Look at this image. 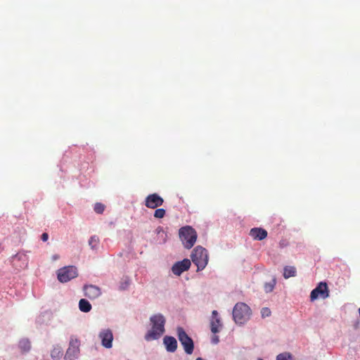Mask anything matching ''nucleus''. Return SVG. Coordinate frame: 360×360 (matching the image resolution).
Wrapping results in <instances>:
<instances>
[{
  "label": "nucleus",
  "mask_w": 360,
  "mask_h": 360,
  "mask_svg": "<svg viewBox=\"0 0 360 360\" xmlns=\"http://www.w3.org/2000/svg\"><path fill=\"white\" fill-rule=\"evenodd\" d=\"M58 258H59V256H58V255H53V260H56V259H58Z\"/></svg>",
  "instance_id": "obj_31"
},
{
  "label": "nucleus",
  "mask_w": 360,
  "mask_h": 360,
  "mask_svg": "<svg viewBox=\"0 0 360 360\" xmlns=\"http://www.w3.org/2000/svg\"><path fill=\"white\" fill-rule=\"evenodd\" d=\"M192 262L197 266L198 271L202 270L208 263V254L205 248L197 246L191 254Z\"/></svg>",
  "instance_id": "obj_4"
},
{
  "label": "nucleus",
  "mask_w": 360,
  "mask_h": 360,
  "mask_svg": "<svg viewBox=\"0 0 360 360\" xmlns=\"http://www.w3.org/2000/svg\"><path fill=\"white\" fill-rule=\"evenodd\" d=\"M296 269L292 266H286L283 269V277L285 278H289L296 276Z\"/></svg>",
  "instance_id": "obj_17"
},
{
  "label": "nucleus",
  "mask_w": 360,
  "mask_h": 360,
  "mask_svg": "<svg viewBox=\"0 0 360 360\" xmlns=\"http://www.w3.org/2000/svg\"><path fill=\"white\" fill-rule=\"evenodd\" d=\"M177 335L179 340L184 347L186 353L188 354H191L194 349L193 340L187 335V333L181 327H179L177 328Z\"/></svg>",
  "instance_id": "obj_5"
},
{
  "label": "nucleus",
  "mask_w": 360,
  "mask_h": 360,
  "mask_svg": "<svg viewBox=\"0 0 360 360\" xmlns=\"http://www.w3.org/2000/svg\"><path fill=\"white\" fill-rule=\"evenodd\" d=\"M251 309L248 305L243 302L237 303L233 309V318L237 324H243L251 316Z\"/></svg>",
  "instance_id": "obj_2"
},
{
  "label": "nucleus",
  "mask_w": 360,
  "mask_h": 360,
  "mask_svg": "<svg viewBox=\"0 0 360 360\" xmlns=\"http://www.w3.org/2000/svg\"><path fill=\"white\" fill-rule=\"evenodd\" d=\"M261 314L263 318L268 317L271 315V310L267 307H264L261 310Z\"/></svg>",
  "instance_id": "obj_25"
},
{
  "label": "nucleus",
  "mask_w": 360,
  "mask_h": 360,
  "mask_svg": "<svg viewBox=\"0 0 360 360\" xmlns=\"http://www.w3.org/2000/svg\"><path fill=\"white\" fill-rule=\"evenodd\" d=\"M163 343L166 349L169 352H174L177 348V341L172 336H165L163 339Z\"/></svg>",
  "instance_id": "obj_14"
},
{
  "label": "nucleus",
  "mask_w": 360,
  "mask_h": 360,
  "mask_svg": "<svg viewBox=\"0 0 360 360\" xmlns=\"http://www.w3.org/2000/svg\"><path fill=\"white\" fill-rule=\"evenodd\" d=\"M179 234L184 247L187 249L191 248L196 242L197 232L190 226L181 227L179 229Z\"/></svg>",
  "instance_id": "obj_3"
},
{
  "label": "nucleus",
  "mask_w": 360,
  "mask_h": 360,
  "mask_svg": "<svg viewBox=\"0 0 360 360\" xmlns=\"http://www.w3.org/2000/svg\"><path fill=\"white\" fill-rule=\"evenodd\" d=\"M18 347L22 353L28 352L31 349L30 341L27 338H23L19 341Z\"/></svg>",
  "instance_id": "obj_15"
},
{
  "label": "nucleus",
  "mask_w": 360,
  "mask_h": 360,
  "mask_svg": "<svg viewBox=\"0 0 360 360\" xmlns=\"http://www.w3.org/2000/svg\"><path fill=\"white\" fill-rule=\"evenodd\" d=\"M163 203V198L158 193L150 194L145 199V205L150 209H156Z\"/></svg>",
  "instance_id": "obj_9"
},
{
  "label": "nucleus",
  "mask_w": 360,
  "mask_h": 360,
  "mask_svg": "<svg viewBox=\"0 0 360 360\" xmlns=\"http://www.w3.org/2000/svg\"><path fill=\"white\" fill-rule=\"evenodd\" d=\"M221 326H222V324L221 323L219 318H216L215 319H212V321L210 322V328H211V331L214 334L219 333Z\"/></svg>",
  "instance_id": "obj_16"
},
{
  "label": "nucleus",
  "mask_w": 360,
  "mask_h": 360,
  "mask_svg": "<svg viewBox=\"0 0 360 360\" xmlns=\"http://www.w3.org/2000/svg\"><path fill=\"white\" fill-rule=\"evenodd\" d=\"M166 211L163 208L156 209L154 212V217L157 219H162L165 216Z\"/></svg>",
  "instance_id": "obj_20"
},
{
  "label": "nucleus",
  "mask_w": 360,
  "mask_h": 360,
  "mask_svg": "<svg viewBox=\"0 0 360 360\" xmlns=\"http://www.w3.org/2000/svg\"><path fill=\"white\" fill-rule=\"evenodd\" d=\"M79 308L83 312H89L91 309V305L88 300L81 299L79 302Z\"/></svg>",
  "instance_id": "obj_18"
},
{
  "label": "nucleus",
  "mask_w": 360,
  "mask_h": 360,
  "mask_svg": "<svg viewBox=\"0 0 360 360\" xmlns=\"http://www.w3.org/2000/svg\"><path fill=\"white\" fill-rule=\"evenodd\" d=\"M57 276L60 282L66 283L77 276V268L73 266L61 268L58 271Z\"/></svg>",
  "instance_id": "obj_6"
},
{
  "label": "nucleus",
  "mask_w": 360,
  "mask_h": 360,
  "mask_svg": "<svg viewBox=\"0 0 360 360\" xmlns=\"http://www.w3.org/2000/svg\"><path fill=\"white\" fill-rule=\"evenodd\" d=\"M151 329L145 335L146 341L159 339L165 333V319L161 314H157L150 318Z\"/></svg>",
  "instance_id": "obj_1"
},
{
  "label": "nucleus",
  "mask_w": 360,
  "mask_h": 360,
  "mask_svg": "<svg viewBox=\"0 0 360 360\" xmlns=\"http://www.w3.org/2000/svg\"><path fill=\"white\" fill-rule=\"evenodd\" d=\"M259 360H263V359H259Z\"/></svg>",
  "instance_id": "obj_32"
},
{
  "label": "nucleus",
  "mask_w": 360,
  "mask_h": 360,
  "mask_svg": "<svg viewBox=\"0 0 360 360\" xmlns=\"http://www.w3.org/2000/svg\"><path fill=\"white\" fill-rule=\"evenodd\" d=\"M249 234L254 240H262L266 238L267 231L262 228H252Z\"/></svg>",
  "instance_id": "obj_13"
},
{
  "label": "nucleus",
  "mask_w": 360,
  "mask_h": 360,
  "mask_svg": "<svg viewBox=\"0 0 360 360\" xmlns=\"http://www.w3.org/2000/svg\"><path fill=\"white\" fill-rule=\"evenodd\" d=\"M98 238L94 236H91L89 240V244L91 247L92 249H94L97 247L98 244Z\"/></svg>",
  "instance_id": "obj_23"
},
{
  "label": "nucleus",
  "mask_w": 360,
  "mask_h": 360,
  "mask_svg": "<svg viewBox=\"0 0 360 360\" xmlns=\"http://www.w3.org/2000/svg\"><path fill=\"white\" fill-rule=\"evenodd\" d=\"M276 281V278H273L269 283H266L264 285V289L266 292H271L274 289Z\"/></svg>",
  "instance_id": "obj_19"
},
{
  "label": "nucleus",
  "mask_w": 360,
  "mask_h": 360,
  "mask_svg": "<svg viewBox=\"0 0 360 360\" xmlns=\"http://www.w3.org/2000/svg\"><path fill=\"white\" fill-rule=\"evenodd\" d=\"M219 337L217 335H213L212 338V342L213 344H217L219 342Z\"/></svg>",
  "instance_id": "obj_28"
},
{
  "label": "nucleus",
  "mask_w": 360,
  "mask_h": 360,
  "mask_svg": "<svg viewBox=\"0 0 360 360\" xmlns=\"http://www.w3.org/2000/svg\"><path fill=\"white\" fill-rule=\"evenodd\" d=\"M129 285V281L127 278H125L124 281H122L120 285V290H123L127 288V287Z\"/></svg>",
  "instance_id": "obj_26"
},
{
  "label": "nucleus",
  "mask_w": 360,
  "mask_h": 360,
  "mask_svg": "<svg viewBox=\"0 0 360 360\" xmlns=\"http://www.w3.org/2000/svg\"><path fill=\"white\" fill-rule=\"evenodd\" d=\"M63 356V351L60 348H55L51 352L52 358L56 359Z\"/></svg>",
  "instance_id": "obj_21"
},
{
  "label": "nucleus",
  "mask_w": 360,
  "mask_h": 360,
  "mask_svg": "<svg viewBox=\"0 0 360 360\" xmlns=\"http://www.w3.org/2000/svg\"><path fill=\"white\" fill-rule=\"evenodd\" d=\"M41 239L44 241V242H46L49 239V235L47 233H42L41 236Z\"/></svg>",
  "instance_id": "obj_27"
},
{
  "label": "nucleus",
  "mask_w": 360,
  "mask_h": 360,
  "mask_svg": "<svg viewBox=\"0 0 360 360\" xmlns=\"http://www.w3.org/2000/svg\"><path fill=\"white\" fill-rule=\"evenodd\" d=\"M83 290L84 296L91 300H94L101 295V288L94 285H84Z\"/></svg>",
  "instance_id": "obj_12"
},
{
  "label": "nucleus",
  "mask_w": 360,
  "mask_h": 360,
  "mask_svg": "<svg viewBox=\"0 0 360 360\" xmlns=\"http://www.w3.org/2000/svg\"><path fill=\"white\" fill-rule=\"evenodd\" d=\"M319 297L323 299H326L329 297V290L326 282L319 283V285L311 292V301H314Z\"/></svg>",
  "instance_id": "obj_8"
},
{
  "label": "nucleus",
  "mask_w": 360,
  "mask_h": 360,
  "mask_svg": "<svg viewBox=\"0 0 360 360\" xmlns=\"http://www.w3.org/2000/svg\"><path fill=\"white\" fill-rule=\"evenodd\" d=\"M291 356L288 353H281L276 356V360H289Z\"/></svg>",
  "instance_id": "obj_24"
},
{
  "label": "nucleus",
  "mask_w": 360,
  "mask_h": 360,
  "mask_svg": "<svg viewBox=\"0 0 360 360\" xmlns=\"http://www.w3.org/2000/svg\"><path fill=\"white\" fill-rule=\"evenodd\" d=\"M94 211L98 214H102L105 210V205L101 202H96L94 207Z\"/></svg>",
  "instance_id": "obj_22"
},
{
  "label": "nucleus",
  "mask_w": 360,
  "mask_h": 360,
  "mask_svg": "<svg viewBox=\"0 0 360 360\" xmlns=\"http://www.w3.org/2000/svg\"><path fill=\"white\" fill-rule=\"evenodd\" d=\"M191 266V261L188 259H184L182 261L176 262L172 267L174 274L180 276L184 271H187Z\"/></svg>",
  "instance_id": "obj_11"
},
{
  "label": "nucleus",
  "mask_w": 360,
  "mask_h": 360,
  "mask_svg": "<svg viewBox=\"0 0 360 360\" xmlns=\"http://www.w3.org/2000/svg\"><path fill=\"white\" fill-rule=\"evenodd\" d=\"M102 345L105 348H111L112 346L113 335L110 329L102 330L99 333Z\"/></svg>",
  "instance_id": "obj_10"
},
{
  "label": "nucleus",
  "mask_w": 360,
  "mask_h": 360,
  "mask_svg": "<svg viewBox=\"0 0 360 360\" xmlns=\"http://www.w3.org/2000/svg\"><path fill=\"white\" fill-rule=\"evenodd\" d=\"M79 341L78 339L71 337L69 347L65 355V360H73L78 357L79 354Z\"/></svg>",
  "instance_id": "obj_7"
},
{
  "label": "nucleus",
  "mask_w": 360,
  "mask_h": 360,
  "mask_svg": "<svg viewBox=\"0 0 360 360\" xmlns=\"http://www.w3.org/2000/svg\"><path fill=\"white\" fill-rule=\"evenodd\" d=\"M22 256H24L25 257V255H20V254H16L14 257H13V259H20Z\"/></svg>",
  "instance_id": "obj_30"
},
{
  "label": "nucleus",
  "mask_w": 360,
  "mask_h": 360,
  "mask_svg": "<svg viewBox=\"0 0 360 360\" xmlns=\"http://www.w3.org/2000/svg\"><path fill=\"white\" fill-rule=\"evenodd\" d=\"M212 319H215L216 318H219L218 317V312L216 310H214L212 311Z\"/></svg>",
  "instance_id": "obj_29"
}]
</instances>
